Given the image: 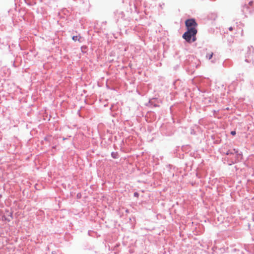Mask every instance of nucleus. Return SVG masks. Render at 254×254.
Masks as SVG:
<instances>
[{
    "mask_svg": "<svg viewBox=\"0 0 254 254\" xmlns=\"http://www.w3.org/2000/svg\"><path fill=\"white\" fill-rule=\"evenodd\" d=\"M187 31L183 34V38L188 42L191 43L195 41L197 23L193 19H188L185 22Z\"/></svg>",
    "mask_w": 254,
    "mask_h": 254,
    "instance_id": "nucleus-1",
    "label": "nucleus"
},
{
    "mask_svg": "<svg viewBox=\"0 0 254 254\" xmlns=\"http://www.w3.org/2000/svg\"><path fill=\"white\" fill-rule=\"evenodd\" d=\"M213 55V53L212 52L209 53L206 56V58L209 60L211 59Z\"/></svg>",
    "mask_w": 254,
    "mask_h": 254,
    "instance_id": "nucleus-2",
    "label": "nucleus"
},
{
    "mask_svg": "<svg viewBox=\"0 0 254 254\" xmlns=\"http://www.w3.org/2000/svg\"><path fill=\"white\" fill-rule=\"evenodd\" d=\"M80 38V37L77 36H73L72 37V40H74V41H79Z\"/></svg>",
    "mask_w": 254,
    "mask_h": 254,
    "instance_id": "nucleus-3",
    "label": "nucleus"
},
{
    "mask_svg": "<svg viewBox=\"0 0 254 254\" xmlns=\"http://www.w3.org/2000/svg\"><path fill=\"white\" fill-rule=\"evenodd\" d=\"M236 132L235 131H231V134L233 135H235L236 134Z\"/></svg>",
    "mask_w": 254,
    "mask_h": 254,
    "instance_id": "nucleus-4",
    "label": "nucleus"
},
{
    "mask_svg": "<svg viewBox=\"0 0 254 254\" xmlns=\"http://www.w3.org/2000/svg\"><path fill=\"white\" fill-rule=\"evenodd\" d=\"M138 193L137 192H134V196H135V197H138Z\"/></svg>",
    "mask_w": 254,
    "mask_h": 254,
    "instance_id": "nucleus-5",
    "label": "nucleus"
},
{
    "mask_svg": "<svg viewBox=\"0 0 254 254\" xmlns=\"http://www.w3.org/2000/svg\"><path fill=\"white\" fill-rule=\"evenodd\" d=\"M229 30L230 31H232V30H233V27H230L229 28Z\"/></svg>",
    "mask_w": 254,
    "mask_h": 254,
    "instance_id": "nucleus-6",
    "label": "nucleus"
},
{
    "mask_svg": "<svg viewBox=\"0 0 254 254\" xmlns=\"http://www.w3.org/2000/svg\"><path fill=\"white\" fill-rule=\"evenodd\" d=\"M112 156L113 157V158H116V157H115V155H114V154H113V153H112Z\"/></svg>",
    "mask_w": 254,
    "mask_h": 254,
    "instance_id": "nucleus-7",
    "label": "nucleus"
},
{
    "mask_svg": "<svg viewBox=\"0 0 254 254\" xmlns=\"http://www.w3.org/2000/svg\"><path fill=\"white\" fill-rule=\"evenodd\" d=\"M112 156L113 157V158H116V157H115V155H114V154H113V153H112Z\"/></svg>",
    "mask_w": 254,
    "mask_h": 254,
    "instance_id": "nucleus-8",
    "label": "nucleus"
}]
</instances>
